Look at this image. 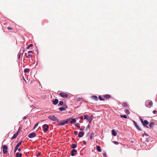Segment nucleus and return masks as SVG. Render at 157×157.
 I'll return each mask as SVG.
<instances>
[{"label": "nucleus", "mask_w": 157, "mask_h": 157, "mask_svg": "<svg viewBox=\"0 0 157 157\" xmlns=\"http://www.w3.org/2000/svg\"><path fill=\"white\" fill-rule=\"evenodd\" d=\"M140 120L144 126L148 128V127L147 126V125L148 124V122L147 121L144 120V121L143 119L140 117Z\"/></svg>", "instance_id": "1"}, {"label": "nucleus", "mask_w": 157, "mask_h": 157, "mask_svg": "<svg viewBox=\"0 0 157 157\" xmlns=\"http://www.w3.org/2000/svg\"><path fill=\"white\" fill-rule=\"evenodd\" d=\"M152 105L153 103L151 100H148L146 101L145 102V105L148 108H151Z\"/></svg>", "instance_id": "2"}, {"label": "nucleus", "mask_w": 157, "mask_h": 157, "mask_svg": "<svg viewBox=\"0 0 157 157\" xmlns=\"http://www.w3.org/2000/svg\"><path fill=\"white\" fill-rule=\"evenodd\" d=\"M48 117L49 119L53 121H56L57 122L59 121V120L54 116H49Z\"/></svg>", "instance_id": "3"}, {"label": "nucleus", "mask_w": 157, "mask_h": 157, "mask_svg": "<svg viewBox=\"0 0 157 157\" xmlns=\"http://www.w3.org/2000/svg\"><path fill=\"white\" fill-rule=\"evenodd\" d=\"M59 95L62 97L66 98H67L68 96L67 94L63 92L60 93Z\"/></svg>", "instance_id": "4"}, {"label": "nucleus", "mask_w": 157, "mask_h": 157, "mask_svg": "<svg viewBox=\"0 0 157 157\" xmlns=\"http://www.w3.org/2000/svg\"><path fill=\"white\" fill-rule=\"evenodd\" d=\"M3 147V153L4 154H6L8 151H7V147L6 145H3L2 147Z\"/></svg>", "instance_id": "5"}, {"label": "nucleus", "mask_w": 157, "mask_h": 157, "mask_svg": "<svg viewBox=\"0 0 157 157\" xmlns=\"http://www.w3.org/2000/svg\"><path fill=\"white\" fill-rule=\"evenodd\" d=\"M43 127L44 128V132H46L48 130V128H49V126L48 124H45L43 125Z\"/></svg>", "instance_id": "6"}, {"label": "nucleus", "mask_w": 157, "mask_h": 157, "mask_svg": "<svg viewBox=\"0 0 157 157\" xmlns=\"http://www.w3.org/2000/svg\"><path fill=\"white\" fill-rule=\"evenodd\" d=\"M22 143V141H20V142H19L18 143V144L16 146V147H15V149H14V152H16V151H17V150L18 147L21 145V144Z\"/></svg>", "instance_id": "7"}, {"label": "nucleus", "mask_w": 157, "mask_h": 157, "mask_svg": "<svg viewBox=\"0 0 157 157\" xmlns=\"http://www.w3.org/2000/svg\"><path fill=\"white\" fill-rule=\"evenodd\" d=\"M36 135L35 133L33 132L29 134L28 135V137L29 138H32L36 136Z\"/></svg>", "instance_id": "8"}, {"label": "nucleus", "mask_w": 157, "mask_h": 157, "mask_svg": "<svg viewBox=\"0 0 157 157\" xmlns=\"http://www.w3.org/2000/svg\"><path fill=\"white\" fill-rule=\"evenodd\" d=\"M77 152V150L75 149H73L71 151V155L72 156H74L75 155V153Z\"/></svg>", "instance_id": "9"}, {"label": "nucleus", "mask_w": 157, "mask_h": 157, "mask_svg": "<svg viewBox=\"0 0 157 157\" xmlns=\"http://www.w3.org/2000/svg\"><path fill=\"white\" fill-rule=\"evenodd\" d=\"M133 123L134 125H135L136 127L139 131H141V129L139 127L138 125H137L136 123V122H135V121H133Z\"/></svg>", "instance_id": "10"}, {"label": "nucleus", "mask_w": 157, "mask_h": 157, "mask_svg": "<svg viewBox=\"0 0 157 157\" xmlns=\"http://www.w3.org/2000/svg\"><path fill=\"white\" fill-rule=\"evenodd\" d=\"M84 134V132H80L78 135V136L79 137H82Z\"/></svg>", "instance_id": "11"}, {"label": "nucleus", "mask_w": 157, "mask_h": 157, "mask_svg": "<svg viewBox=\"0 0 157 157\" xmlns=\"http://www.w3.org/2000/svg\"><path fill=\"white\" fill-rule=\"evenodd\" d=\"M58 102V100L57 99H55L52 101V103L53 104L56 105Z\"/></svg>", "instance_id": "12"}, {"label": "nucleus", "mask_w": 157, "mask_h": 157, "mask_svg": "<svg viewBox=\"0 0 157 157\" xmlns=\"http://www.w3.org/2000/svg\"><path fill=\"white\" fill-rule=\"evenodd\" d=\"M19 129H20V128H19L18 131L17 132V133L15 134H14L13 135V136L12 137V139L16 138L17 136V135L18 134V132H19Z\"/></svg>", "instance_id": "13"}, {"label": "nucleus", "mask_w": 157, "mask_h": 157, "mask_svg": "<svg viewBox=\"0 0 157 157\" xmlns=\"http://www.w3.org/2000/svg\"><path fill=\"white\" fill-rule=\"evenodd\" d=\"M65 124L64 120H62L60 121L59 125H63Z\"/></svg>", "instance_id": "14"}, {"label": "nucleus", "mask_w": 157, "mask_h": 157, "mask_svg": "<svg viewBox=\"0 0 157 157\" xmlns=\"http://www.w3.org/2000/svg\"><path fill=\"white\" fill-rule=\"evenodd\" d=\"M112 134L113 136H115L117 135V133L115 130L113 129L112 130Z\"/></svg>", "instance_id": "15"}, {"label": "nucleus", "mask_w": 157, "mask_h": 157, "mask_svg": "<svg viewBox=\"0 0 157 157\" xmlns=\"http://www.w3.org/2000/svg\"><path fill=\"white\" fill-rule=\"evenodd\" d=\"M91 98L92 99L95 101H97L98 100V98L96 96H94L91 97Z\"/></svg>", "instance_id": "16"}, {"label": "nucleus", "mask_w": 157, "mask_h": 157, "mask_svg": "<svg viewBox=\"0 0 157 157\" xmlns=\"http://www.w3.org/2000/svg\"><path fill=\"white\" fill-rule=\"evenodd\" d=\"M76 120L75 118H73L70 121V123L71 124H73V123H75L76 122Z\"/></svg>", "instance_id": "17"}, {"label": "nucleus", "mask_w": 157, "mask_h": 157, "mask_svg": "<svg viewBox=\"0 0 157 157\" xmlns=\"http://www.w3.org/2000/svg\"><path fill=\"white\" fill-rule=\"evenodd\" d=\"M16 157H21L22 156V153H17L16 154Z\"/></svg>", "instance_id": "18"}, {"label": "nucleus", "mask_w": 157, "mask_h": 157, "mask_svg": "<svg viewBox=\"0 0 157 157\" xmlns=\"http://www.w3.org/2000/svg\"><path fill=\"white\" fill-rule=\"evenodd\" d=\"M71 118H68L66 120H64V122H65V124H67V123L70 121L71 120Z\"/></svg>", "instance_id": "19"}, {"label": "nucleus", "mask_w": 157, "mask_h": 157, "mask_svg": "<svg viewBox=\"0 0 157 157\" xmlns=\"http://www.w3.org/2000/svg\"><path fill=\"white\" fill-rule=\"evenodd\" d=\"M71 118H68L66 120H64V122H65V124H67V123L70 121L71 120Z\"/></svg>", "instance_id": "20"}, {"label": "nucleus", "mask_w": 157, "mask_h": 157, "mask_svg": "<svg viewBox=\"0 0 157 157\" xmlns=\"http://www.w3.org/2000/svg\"><path fill=\"white\" fill-rule=\"evenodd\" d=\"M103 97L106 98H110V96L109 94H106L104 95Z\"/></svg>", "instance_id": "21"}, {"label": "nucleus", "mask_w": 157, "mask_h": 157, "mask_svg": "<svg viewBox=\"0 0 157 157\" xmlns=\"http://www.w3.org/2000/svg\"><path fill=\"white\" fill-rule=\"evenodd\" d=\"M155 124L153 122H151L149 124V126L150 128H152L153 126Z\"/></svg>", "instance_id": "22"}, {"label": "nucleus", "mask_w": 157, "mask_h": 157, "mask_svg": "<svg viewBox=\"0 0 157 157\" xmlns=\"http://www.w3.org/2000/svg\"><path fill=\"white\" fill-rule=\"evenodd\" d=\"M97 150L98 152H101V149L100 147L99 146H97Z\"/></svg>", "instance_id": "23"}, {"label": "nucleus", "mask_w": 157, "mask_h": 157, "mask_svg": "<svg viewBox=\"0 0 157 157\" xmlns=\"http://www.w3.org/2000/svg\"><path fill=\"white\" fill-rule=\"evenodd\" d=\"M77 145L75 144H72L71 145V147L72 148H74L77 147Z\"/></svg>", "instance_id": "24"}, {"label": "nucleus", "mask_w": 157, "mask_h": 157, "mask_svg": "<svg viewBox=\"0 0 157 157\" xmlns=\"http://www.w3.org/2000/svg\"><path fill=\"white\" fill-rule=\"evenodd\" d=\"M59 110L60 111H63L65 110V108L63 107L59 108Z\"/></svg>", "instance_id": "25"}, {"label": "nucleus", "mask_w": 157, "mask_h": 157, "mask_svg": "<svg viewBox=\"0 0 157 157\" xmlns=\"http://www.w3.org/2000/svg\"><path fill=\"white\" fill-rule=\"evenodd\" d=\"M63 105V101H60L59 102V103L58 104L59 105Z\"/></svg>", "instance_id": "26"}, {"label": "nucleus", "mask_w": 157, "mask_h": 157, "mask_svg": "<svg viewBox=\"0 0 157 157\" xmlns=\"http://www.w3.org/2000/svg\"><path fill=\"white\" fill-rule=\"evenodd\" d=\"M122 104L123 105V106L124 107H126L128 106V104L126 102H123Z\"/></svg>", "instance_id": "27"}, {"label": "nucleus", "mask_w": 157, "mask_h": 157, "mask_svg": "<svg viewBox=\"0 0 157 157\" xmlns=\"http://www.w3.org/2000/svg\"><path fill=\"white\" fill-rule=\"evenodd\" d=\"M98 98H99V99L101 101H104L105 100V99L102 98V97L100 96H99L98 97Z\"/></svg>", "instance_id": "28"}, {"label": "nucleus", "mask_w": 157, "mask_h": 157, "mask_svg": "<svg viewBox=\"0 0 157 157\" xmlns=\"http://www.w3.org/2000/svg\"><path fill=\"white\" fill-rule=\"evenodd\" d=\"M91 117H92L91 118H90V119H88L89 120V124L91 123V122L92 121V120L93 119V116H91Z\"/></svg>", "instance_id": "29"}, {"label": "nucleus", "mask_w": 157, "mask_h": 157, "mask_svg": "<svg viewBox=\"0 0 157 157\" xmlns=\"http://www.w3.org/2000/svg\"><path fill=\"white\" fill-rule=\"evenodd\" d=\"M29 69L28 68H26L24 70V72L25 73L29 72Z\"/></svg>", "instance_id": "30"}, {"label": "nucleus", "mask_w": 157, "mask_h": 157, "mask_svg": "<svg viewBox=\"0 0 157 157\" xmlns=\"http://www.w3.org/2000/svg\"><path fill=\"white\" fill-rule=\"evenodd\" d=\"M83 99V98H78L76 99V100L78 101H80Z\"/></svg>", "instance_id": "31"}, {"label": "nucleus", "mask_w": 157, "mask_h": 157, "mask_svg": "<svg viewBox=\"0 0 157 157\" xmlns=\"http://www.w3.org/2000/svg\"><path fill=\"white\" fill-rule=\"evenodd\" d=\"M94 133H92L91 134V135H90V140H92V139L93 137L94 136Z\"/></svg>", "instance_id": "32"}, {"label": "nucleus", "mask_w": 157, "mask_h": 157, "mask_svg": "<svg viewBox=\"0 0 157 157\" xmlns=\"http://www.w3.org/2000/svg\"><path fill=\"white\" fill-rule=\"evenodd\" d=\"M125 112L126 114H129L130 113V112L128 109H125Z\"/></svg>", "instance_id": "33"}, {"label": "nucleus", "mask_w": 157, "mask_h": 157, "mask_svg": "<svg viewBox=\"0 0 157 157\" xmlns=\"http://www.w3.org/2000/svg\"><path fill=\"white\" fill-rule=\"evenodd\" d=\"M33 46V44H29V45H28L27 47V49H29V48L30 47H32Z\"/></svg>", "instance_id": "34"}, {"label": "nucleus", "mask_w": 157, "mask_h": 157, "mask_svg": "<svg viewBox=\"0 0 157 157\" xmlns=\"http://www.w3.org/2000/svg\"><path fill=\"white\" fill-rule=\"evenodd\" d=\"M120 117H123V118H127V116L125 115H120Z\"/></svg>", "instance_id": "35"}, {"label": "nucleus", "mask_w": 157, "mask_h": 157, "mask_svg": "<svg viewBox=\"0 0 157 157\" xmlns=\"http://www.w3.org/2000/svg\"><path fill=\"white\" fill-rule=\"evenodd\" d=\"M21 56V53L19 52L18 53V59H20V57Z\"/></svg>", "instance_id": "36"}, {"label": "nucleus", "mask_w": 157, "mask_h": 157, "mask_svg": "<svg viewBox=\"0 0 157 157\" xmlns=\"http://www.w3.org/2000/svg\"><path fill=\"white\" fill-rule=\"evenodd\" d=\"M75 126L78 128H79L80 127V124L78 123L76 124H75Z\"/></svg>", "instance_id": "37"}, {"label": "nucleus", "mask_w": 157, "mask_h": 157, "mask_svg": "<svg viewBox=\"0 0 157 157\" xmlns=\"http://www.w3.org/2000/svg\"><path fill=\"white\" fill-rule=\"evenodd\" d=\"M84 119H86L88 118V115H84Z\"/></svg>", "instance_id": "38"}, {"label": "nucleus", "mask_w": 157, "mask_h": 157, "mask_svg": "<svg viewBox=\"0 0 157 157\" xmlns=\"http://www.w3.org/2000/svg\"><path fill=\"white\" fill-rule=\"evenodd\" d=\"M63 107L65 108V109H67V105H66V104H64L63 105Z\"/></svg>", "instance_id": "39"}, {"label": "nucleus", "mask_w": 157, "mask_h": 157, "mask_svg": "<svg viewBox=\"0 0 157 157\" xmlns=\"http://www.w3.org/2000/svg\"><path fill=\"white\" fill-rule=\"evenodd\" d=\"M39 124V122H37L36 124L35 125L34 127V129L36 127H37Z\"/></svg>", "instance_id": "40"}, {"label": "nucleus", "mask_w": 157, "mask_h": 157, "mask_svg": "<svg viewBox=\"0 0 157 157\" xmlns=\"http://www.w3.org/2000/svg\"><path fill=\"white\" fill-rule=\"evenodd\" d=\"M78 131H75L74 132V134L75 135H77V134H78Z\"/></svg>", "instance_id": "41"}, {"label": "nucleus", "mask_w": 157, "mask_h": 157, "mask_svg": "<svg viewBox=\"0 0 157 157\" xmlns=\"http://www.w3.org/2000/svg\"><path fill=\"white\" fill-rule=\"evenodd\" d=\"M7 29L8 30H12V29L10 27H8V28H7Z\"/></svg>", "instance_id": "42"}, {"label": "nucleus", "mask_w": 157, "mask_h": 157, "mask_svg": "<svg viewBox=\"0 0 157 157\" xmlns=\"http://www.w3.org/2000/svg\"><path fill=\"white\" fill-rule=\"evenodd\" d=\"M113 143L115 144H119L118 142L117 141H114Z\"/></svg>", "instance_id": "43"}, {"label": "nucleus", "mask_w": 157, "mask_h": 157, "mask_svg": "<svg viewBox=\"0 0 157 157\" xmlns=\"http://www.w3.org/2000/svg\"><path fill=\"white\" fill-rule=\"evenodd\" d=\"M153 113L154 114H156L157 113V111L156 110H154L153 112Z\"/></svg>", "instance_id": "44"}, {"label": "nucleus", "mask_w": 157, "mask_h": 157, "mask_svg": "<svg viewBox=\"0 0 157 157\" xmlns=\"http://www.w3.org/2000/svg\"><path fill=\"white\" fill-rule=\"evenodd\" d=\"M103 156H104V157H106V153L105 152L104 153H103Z\"/></svg>", "instance_id": "45"}, {"label": "nucleus", "mask_w": 157, "mask_h": 157, "mask_svg": "<svg viewBox=\"0 0 157 157\" xmlns=\"http://www.w3.org/2000/svg\"><path fill=\"white\" fill-rule=\"evenodd\" d=\"M28 53H29V54L30 53H33V52H32V51H29L28 52Z\"/></svg>", "instance_id": "46"}, {"label": "nucleus", "mask_w": 157, "mask_h": 157, "mask_svg": "<svg viewBox=\"0 0 157 157\" xmlns=\"http://www.w3.org/2000/svg\"><path fill=\"white\" fill-rule=\"evenodd\" d=\"M84 128H81L80 129V130H84Z\"/></svg>", "instance_id": "47"}, {"label": "nucleus", "mask_w": 157, "mask_h": 157, "mask_svg": "<svg viewBox=\"0 0 157 157\" xmlns=\"http://www.w3.org/2000/svg\"><path fill=\"white\" fill-rule=\"evenodd\" d=\"M17 150L19 151H21V148H19L18 149V148Z\"/></svg>", "instance_id": "48"}, {"label": "nucleus", "mask_w": 157, "mask_h": 157, "mask_svg": "<svg viewBox=\"0 0 157 157\" xmlns=\"http://www.w3.org/2000/svg\"><path fill=\"white\" fill-rule=\"evenodd\" d=\"M28 56H29L32 57V55H31V54H29Z\"/></svg>", "instance_id": "49"}, {"label": "nucleus", "mask_w": 157, "mask_h": 157, "mask_svg": "<svg viewBox=\"0 0 157 157\" xmlns=\"http://www.w3.org/2000/svg\"><path fill=\"white\" fill-rule=\"evenodd\" d=\"M26 116H25V117H23V119L24 120V119H26V118H27Z\"/></svg>", "instance_id": "50"}, {"label": "nucleus", "mask_w": 157, "mask_h": 157, "mask_svg": "<svg viewBox=\"0 0 157 157\" xmlns=\"http://www.w3.org/2000/svg\"><path fill=\"white\" fill-rule=\"evenodd\" d=\"M40 154V153H39L37 155V156H39Z\"/></svg>", "instance_id": "51"}, {"label": "nucleus", "mask_w": 157, "mask_h": 157, "mask_svg": "<svg viewBox=\"0 0 157 157\" xmlns=\"http://www.w3.org/2000/svg\"><path fill=\"white\" fill-rule=\"evenodd\" d=\"M83 144L85 145L86 144V142L85 141H83Z\"/></svg>", "instance_id": "52"}, {"label": "nucleus", "mask_w": 157, "mask_h": 157, "mask_svg": "<svg viewBox=\"0 0 157 157\" xmlns=\"http://www.w3.org/2000/svg\"><path fill=\"white\" fill-rule=\"evenodd\" d=\"M80 118L81 119H82L83 118V117L82 116L81 117H80Z\"/></svg>", "instance_id": "53"}, {"label": "nucleus", "mask_w": 157, "mask_h": 157, "mask_svg": "<svg viewBox=\"0 0 157 157\" xmlns=\"http://www.w3.org/2000/svg\"><path fill=\"white\" fill-rule=\"evenodd\" d=\"M89 127H90V125H88V126H87V128H89Z\"/></svg>", "instance_id": "54"}, {"label": "nucleus", "mask_w": 157, "mask_h": 157, "mask_svg": "<svg viewBox=\"0 0 157 157\" xmlns=\"http://www.w3.org/2000/svg\"><path fill=\"white\" fill-rule=\"evenodd\" d=\"M26 54H26V53H25V55H26Z\"/></svg>", "instance_id": "55"}, {"label": "nucleus", "mask_w": 157, "mask_h": 157, "mask_svg": "<svg viewBox=\"0 0 157 157\" xmlns=\"http://www.w3.org/2000/svg\"><path fill=\"white\" fill-rule=\"evenodd\" d=\"M26 58H28V56H26Z\"/></svg>", "instance_id": "56"}]
</instances>
